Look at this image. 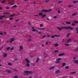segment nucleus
Listing matches in <instances>:
<instances>
[{"mask_svg":"<svg viewBox=\"0 0 78 78\" xmlns=\"http://www.w3.org/2000/svg\"><path fill=\"white\" fill-rule=\"evenodd\" d=\"M60 28L61 29H66V30H69V29H70V30H73V28H72V27H60Z\"/></svg>","mask_w":78,"mask_h":78,"instance_id":"f257e3e1","label":"nucleus"},{"mask_svg":"<svg viewBox=\"0 0 78 78\" xmlns=\"http://www.w3.org/2000/svg\"><path fill=\"white\" fill-rule=\"evenodd\" d=\"M25 73H27V74H28L30 73H32L33 72L32 71H25L24 72Z\"/></svg>","mask_w":78,"mask_h":78,"instance_id":"f03ea898","label":"nucleus"},{"mask_svg":"<svg viewBox=\"0 0 78 78\" xmlns=\"http://www.w3.org/2000/svg\"><path fill=\"white\" fill-rule=\"evenodd\" d=\"M73 61L74 62H75V63H76V64L78 63V60H76V57H74L73 58Z\"/></svg>","mask_w":78,"mask_h":78,"instance_id":"7ed1b4c3","label":"nucleus"},{"mask_svg":"<svg viewBox=\"0 0 78 78\" xmlns=\"http://www.w3.org/2000/svg\"><path fill=\"white\" fill-rule=\"evenodd\" d=\"M39 16H41L42 17H45V16H46V14H44V15H43L42 13H39Z\"/></svg>","mask_w":78,"mask_h":78,"instance_id":"20e7f679","label":"nucleus"},{"mask_svg":"<svg viewBox=\"0 0 78 78\" xmlns=\"http://www.w3.org/2000/svg\"><path fill=\"white\" fill-rule=\"evenodd\" d=\"M15 39L13 38H12L10 39V43H11L12 42H14V40Z\"/></svg>","mask_w":78,"mask_h":78,"instance_id":"39448f33","label":"nucleus"},{"mask_svg":"<svg viewBox=\"0 0 78 78\" xmlns=\"http://www.w3.org/2000/svg\"><path fill=\"white\" fill-rule=\"evenodd\" d=\"M32 31H36V32H38L37 33H38V34H41V32H39L37 30H36V29H32Z\"/></svg>","mask_w":78,"mask_h":78,"instance_id":"423d86ee","label":"nucleus"},{"mask_svg":"<svg viewBox=\"0 0 78 78\" xmlns=\"http://www.w3.org/2000/svg\"><path fill=\"white\" fill-rule=\"evenodd\" d=\"M55 37H59V36L57 35H52L51 36V37L52 39H54L55 38Z\"/></svg>","mask_w":78,"mask_h":78,"instance_id":"0eeeda50","label":"nucleus"},{"mask_svg":"<svg viewBox=\"0 0 78 78\" xmlns=\"http://www.w3.org/2000/svg\"><path fill=\"white\" fill-rule=\"evenodd\" d=\"M5 15H3L2 16H0V19L2 20V19H3V18H4V17H5Z\"/></svg>","mask_w":78,"mask_h":78,"instance_id":"6e6552de","label":"nucleus"},{"mask_svg":"<svg viewBox=\"0 0 78 78\" xmlns=\"http://www.w3.org/2000/svg\"><path fill=\"white\" fill-rule=\"evenodd\" d=\"M51 10H43L42 11V12H47L48 11H51Z\"/></svg>","mask_w":78,"mask_h":78,"instance_id":"1a4fd4ad","label":"nucleus"},{"mask_svg":"<svg viewBox=\"0 0 78 78\" xmlns=\"http://www.w3.org/2000/svg\"><path fill=\"white\" fill-rule=\"evenodd\" d=\"M25 60L26 61L27 64H29V63H30V61L28 60V58L25 59Z\"/></svg>","mask_w":78,"mask_h":78,"instance_id":"9d476101","label":"nucleus"},{"mask_svg":"<svg viewBox=\"0 0 78 78\" xmlns=\"http://www.w3.org/2000/svg\"><path fill=\"white\" fill-rule=\"evenodd\" d=\"M60 72H61V71H60V70H58L55 72V74H57L58 73H60Z\"/></svg>","mask_w":78,"mask_h":78,"instance_id":"9b49d317","label":"nucleus"},{"mask_svg":"<svg viewBox=\"0 0 78 78\" xmlns=\"http://www.w3.org/2000/svg\"><path fill=\"white\" fill-rule=\"evenodd\" d=\"M77 13H74L72 14V16H76V15H77Z\"/></svg>","mask_w":78,"mask_h":78,"instance_id":"f8f14e48","label":"nucleus"},{"mask_svg":"<svg viewBox=\"0 0 78 78\" xmlns=\"http://www.w3.org/2000/svg\"><path fill=\"white\" fill-rule=\"evenodd\" d=\"M63 55H65V54L63 53H60L59 55V56H63Z\"/></svg>","mask_w":78,"mask_h":78,"instance_id":"ddd939ff","label":"nucleus"},{"mask_svg":"<svg viewBox=\"0 0 78 78\" xmlns=\"http://www.w3.org/2000/svg\"><path fill=\"white\" fill-rule=\"evenodd\" d=\"M6 72L8 73H11V71L10 70H6Z\"/></svg>","mask_w":78,"mask_h":78,"instance_id":"4468645a","label":"nucleus"},{"mask_svg":"<svg viewBox=\"0 0 78 78\" xmlns=\"http://www.w3.org/2000/svg\"><path fill=\"white\" fill-rule=\"evenodd\" d=\"M66 63H63V64H62V67H64V66H66Z\"/></svg>","mask_w":78,"mask_h":78,"instance_id":"2eb2a0df","label":"nucleus"},{"mask_svg":"<svg viewBox=\"0 0 78 78\" xmlns=\"http://www.w3.org/2000/svg\"><path fill=\"white\" fill-rule=\"evenodd\" d=\"M57 29H58V30L59 31H61L62 30V29H61V27H58L57 28Z\"/></svg>","mask_w":78,"mask_h":78,"instance_id":"dca6fc26","label":"nucleus"},{"mask_svg":"<svg viewBox=\"0 0 78 78\" xmlns=\"http://www.w3.org/2000/svg\"><path fill=\"white\" fill-rule=\"evenodd\" d=\"M55 67H53L51 68H49V70H52V69H53L55 68Z\"/></svg>","mask_w":78,"mask_h":78,"instance_id":"f3484780","label":"nucleus"},{"mask_svg":"<svg viewBox=\"0 0 78 78\" xmlns=\"http://www.w3.org/2000/svg\"><path fill=\"white\" fill-rule=\"evenodd\" d=\"M66 24H70L71 23L69 21L66 22Z\"/></svg>","mask_w":78,"mask_h":78,"instance_id":"a211bd4d","label":"nucleus"},{"mask_svg":"<svg viewBox=\"0 0 78 78\" xmlns=\"http://www.w3.org/2000/svg\"><path fill=\"white\" fill-rule=\"evenodd\" d=\"M65 68L66 69H68L69 68V66H66L65 67Z\"/></svg>","mask_w":78,"mask_h":78,"instance_id":"6ab92c4d","label":"nucleus"},{"mask_svg":"<svg viewBox=\"0 0 78 78\" xmlns=\"http://www.w3.org/2000/svg\"><path fill=\"white\" fill-rule=\"evenodd\" d=\"M7 56V54L6 53H4V57H6Z\"/></svg>","mask_w":78,"mask_h":78,"instance_id":"aec40b11","label":"nucleus"},{"mask_svg":"<svg viewBox=\"0 0 78 78\" xmlns=\"http://www.w3.org/2000/svg\"><path fill=\"white\" fill-rule=\"evenodd\" d=\"M10 49V47H9L6 48V50H7V51L9 50Z\"/></svg>","mask_w":78,"mask_h":78,"instance_id":"412c9836","label":"nucleus"},{"mask_svg":"<svg viewBox=\"0 0 78 78\" xmlns=\"http://www.w3.org/2000/svg\"><path fill=\"white\" fill-rule=\"evenodd\" d=\"M16 7H17V5H15L12 6V7L13 8H16Z\"/></svg>","mask_w":78,"mask_h":78,"instance_id":"4be33fe9","label":"nucleus"},{"mask_svg":"<svg viewBox=\"0 0 78 78\" xmlns=\"http://www.w3.org/2000/svg\"><path fill=\"white\" fill-rule=\"evenodd\" d=\"M20 50H22L23 49V46H20Z\"/></svg>","mask_w":78,"mask_h":78,"instance_id":"5701e85b","label":"nucleus"},{"mask_svg":"<svg viewBox=\"0 0 78 78\" xmlns=\"http://www.w3.org/2000/svg\"><path fill=\"white\" fill-rule=\"evenodd\" d=\"M75 73H76V72H74L70 73V74H75Z\"/></svg>","mask_w":78,"mask_h":78,"instance_id":"b1692460","label":"nucleus"},{"mask_svg":"<svg viewBox=\"0 0 78 78\" xmlns=\"http://www.w3.org/2000/svg\"><path fill=\"white\" fill-rule=\"evenodd\" d=\"M70 34H67L66 37H69V36H70Z\"/></svg>","mask_w":78,"mask_h":78,"instance_id":"393cba45","label":"nucleus"},{"mask_svg":"<svg viewBox=\"0 0 78 78\" xmlns=\"http://www.w3.org/2000/svg\"><path fill=\"white\" fill-rule=\"evenodd\" d=\"M61 58L56 59V61H61Z\"/></svg>","mask_w":78,"mask_h":78,"instance_id":"a878e982","label":"nucleus"},{"mask_svg":"<svg viewBox=\"0 0 78 78\" xmlns=\"http://www.w3.org/2000/svg\"><path fill=\"white\" fill-rule=\"evenodd\" d=\"M60 62L59 61H57L55 62V63L56 64H58V63H59V62Z\"/></svg>","mask_w":78,"mask_h":78,"instance_id":"bb28decb","label":"nucleus"},{"mask_svg":"<svg viewBox=\"0 0 78 78\" xmlns=\"http://www.w3.org/2000/svg\"><path fill=\"white\" fill-rule=\"evenodd\" d=\"M18 76H13L14 78H18Z\"/></svg>","mask_w":78,"mask_h":78,"instance_id":"cd10ccee","label":"nucleus"},{"mask_svg":"<svg viewBox=\"0 0 78 78\" xmlns=\"http://www.w3.org/2000/svg\"><path fill=\"white\" fill-rule=\"evenodd\" d=\"M39 30H44L45 28H38Z\"/></svg>","mask_w":78,"mask_h":78,"instance_id":"c85d7f7f","label":"nucleus"},{"mask_svg":"<svg viewBox=\"0 0 78 78\" xmlns=\"http://www.w3.org/2000/svg\"><path fill=\"white\" fill-rule=\"evenodd\" d=\"M39 58H37L36 62H38V61H39Z\"/></svg>","mask_w":78,"mask_h":78,"instance_id":"c756f323","label":"nucleus"},{"mask_svg":"<svg viewBox=\"0 0 78 78\" xmlns=\"http://www.w3.org/2000/svg\"><path fill=\"white\" fill-rule=\"evenodd\" d=\"M55 47H58V44H55Z\"/></svg>","mask_w":78,"mask_h":78,"instance_id":"7c9ffc66","label":"nucleus"},{"mask_svg":"<svg viewBox=\"0 0 78 78\" xmlns=\"http://www.w3.org/2000/svg\"><path fill=\"white\" fill-rule=\"evenodd\" d=\"M71 41V39H69L67 40V42H69V41Z\"/></svg>","mask_w":78,"mask_h":78,"instance_id":"2f4dec72","label":"nucleus"},{"mask_svg":"<svg viewBox=\"0 0 78 78\" xmlns=\"http://www.w3.org/2000/svg\"><path fill=\"white\" fill-rule=\"evenodd\" d=\"M77 2H78V1L74 2L73 3H77Z\"/></svg>","mask_w":78,"mask_h":78,"instance_id":"473e14b6","label":"nucleus"},{"mask_svg":"<svg viewBox=\"0 0 78 78\" xmlns=\"http://www.w3.org/2000/svg\"><path fill=\"white\" fill-rule=\"evenodd\" d=\"M75 51H78V48H76L75 49Z\"/></svg>","mask_w":78,"mask_h":78,"instance_id":"72a5a7b5","label":"nucleus"},{"mask_svg":"<svg viewBox=\"0 0 78 78\" xmlns=\"http://www.w3.org/2000/svg\"><path fill=\"white\" fill-rule=\"evenodd\" d=\"M14 48H11L10 50L11 51H12V50H14Z\"/></svg>","mask_w":78,"mask_h":78,"instance_id":"f704fd0d","label":"nucleus"},{"mask_svg":"<svg viewBox=\"0 0 78 78\" xmlns=\"http://www.w3.org/2000/svg\"><path fill=\"white\" fill-rule=\"evenodd\" d=\"M74 23H78V21H74Z\"/></svg>","mask_w":78,"mask_h":78,"instance_id":"c9c22d12","label":"nucleus"},{"mask_svg":"<svg viewBox=\"0 0 78 78\" xmlns=\"http://www.w3.org/2000/svg\"><path fill=\"white\" fill-rule=\"evenodd\" d=\"M13 70L14 71H15V72H16V71H17L16 69H13Z\"/></svg>","mask_w":78,"mask_h":78,"instance_id":"e433bc0d","label":"nucleus"},{"mask_svg":"<svg viewBox=\"0 0 78 78\" xmlns=\"http://www.w3.org/2000/svg\"><path fill=\"white\" fill-rule=\"evenodd\" d=\"M46 37V35L43 36V39H44V38H45V37Z\"/></svg>","mask_w":78,"mask_h":78,"instance_id":"4c0bfd02","label":"nucleus"},{"mask_svg":"<svg viewBox=\"0 0 78 78\" xmlns=\"http://www.w3.org/2000/svg\"><path fill=\"white\" fill-rule=\"evenodd\" d=\"M8 65H9V66H11L12 64H11V63H9L8 64Z\"/></svg>","mask_w":78,"mask_h":78,"instance_id":"58836bf2","label":"nucleus"},{"mask_svg":"<svg viewBox=\"0 0 78 78\" xmlns=\"http://www.w3.org/2000/svg\"><path fill=\"white\" fill-rule=\"evenodd\" d=\"M9 19L10 20H12L13 18H12V17H11V18H9Z\"/></svg>","mask_w":78,"mask_h":78,"instance_id":"ea45409f","label":"nucleus"},{"mask_svg":"<svg viewBox=\"0 0 78 78\" xmlns=\"http://www.w3.org/2000/svg\"><path fill=\"white\" fill-rule=\"evenodd\" d=\"M26 66H27V67H29L30 66V64H27L26 65Z\"/></svg>","mask_w":78,"mask_h":78,"instance_id":"a19ab883","label":"nucleus"},{"mask_svg":"<svg viewBox=\"0 0 78 78\" xmlns=\"http://www.w3.org/2000/svg\"><path fill=\"white\" fill-rule=\"evenodd\" d=\"M65 45L66 46H69V45L68 44H65Z\"/></svg>","mask_w":78,"mask_h":78,"instance_id":"79ce46f5","label":"nucleus"},{"mask_svg":"<svg viewBox=\"0 0 78 78\" xmlns=\"http://www.w3.org/2000/svg\"><path fill=\"white\" fill-rule=\"evenodd\" d=\"M43 26V25H42V24H41L40 25V27H42Z\"/></svg>","mask_w":78,"mask_h":78,"instance_id":"37998d69","label":"nucleus"},{"mask_svg":"<svg viewBox=\"0 0 78 78\" xmlns=\"http://www.w3.org/2000/svg\"><path fill=\"white\" fill-rule=\"evenodd\" d=\"M58 50H55V53H56L57 52H58Z\"/></svg>","mask_w":78,"mask_h":78,"instance_id":"c03bdc74","label":"nucleus"},{"mask_svg":"<svg viewBox=\"0 0 78 78\" xmlns=\"http://www.w3.org/2000/svg\"><path fill=\"white\" fill-rule=\"evenodd\" d=\"M5 2H6V1L5 0V1H3V2H2V3H5Z\"/></svg>","mask_w":78,"mask_h":78,"instance_id":"a18cd8bd","label":"nucleus"},{"mask_svg":"<svg viewBox=\"0 0 78 78\" xmlns=\"http://www.w3.org/2000/svg\"><path fill=\"white\" fill-rule=\"evenodd\" d=\"M50 1L49 0H46L45 1V2H48Z\"/></svg>","mask_w":78,"mask_h":78,"instance_id":"49530a36","label":"nucleus"},{"mask_svg":"<svg viewBox=\"0 0 78 78\" xmlns=\"http://www.w3.org/2000/svg\"><path fill=\"white\" fill-rule=\"evenodd\" d=\"M72 26H75V24L74 23H73L72 24Z\"/></svg>","mask_w":78,"mask_h":78,"instance_id":"de8ad7c7","label":"nucleus"},{"mask_svg":"<svg viewBox=\"0 0 78 78\" xmlns=\"http://www.w3.org/2000/svg\"><path fill=\"white\" fill-rule=\"evenodd\" d=\"M62 3V1H59L58 2V3Z\"/></svg>","mask_w":78,"mask_h":78,"instance_id":"09e8293b","label":"nucleus"},{"mask_svg":"<svg viewBox=\"0 0 78 78\" xmlns=\"http://www.w3.org/2000/svg\"><path fill=\"white\" fill-rule=\"evenodd\" d=\"M57 18V16H55L54 17V19H56Z\"/></svg>","mask_w":78,"mask_h":78,"instance_id":"8fccbe9b","label":"nucleus"},{"mask_svg":"<svg viewBox=\"0 0 78 78\" xmlns=\"http://www.w3.org/2000/svg\"><path fill=\"white\" fill-rule=\"evenodd\" d=\"M76 31H78V27L76 28Z\"/></svg>","mask_w":78,"mask_h":78,"instance_id":"3c124183","label":"nucleus"},{"mask_svg":"<svg viewBox=\"0 0 78 78\" xmlns=\"http://www.w3.org/2000/svg\"><path fill=\"white\" fill-rule=\"evenodd\" d=\"M4 14H6V15H8V13H6Z\"/></svg>","mask_w":78,"mask_h":78,"instance_id":"603ef678","label":"nucleus"},{"mask_svg":"<svg viewBox=\"0 0 78 78\" xmlns=\"http://www.w3.org/2000/svg\"><path fill=\"white\" fill-rule=\"evenodd\" d=\"M34 16H37V17H39V15H34Z\"/></svg>","mask_w":78,"mask_h":78,"instance_id":"864d4df0","label":"nucleus"},{"mask_svg":"<svg viewBox=\"0 0 78 78\" xmlns=\"http://www.w3.org/2000/svg\"><path fill=\"white\" fill-rule=\"evenodd\" d=\"M0 35H3V33H0Z\"/></svg>","mask_w":78,"mask_h":78,"instance_id":"5fc2aeb1","label":"nucleus"},{"mask_svg":"<svg viewBox=\"0 0 78 78\" xmlns=\"http://www.w3.org/2000/svg\"><path fill=\"white\" fill-rule=\"evenodd\" d=\"M48 44V42H46V45H47Z\"/></svg>","mask_w":78,"mask_h":78,"instance_id":"6e6d98bb","label":"nucleus"},{"mask_svg":"<svg viewBox=\"0 0 78 78\" xmlns=\"http://www.w3.org/2000/svg\"><path fill=\"white\" fill-rule=\"evenodd\" d=\"M6 9H9V7H7V8H6Z\"/></svg>","mask_w":78,"mask_h":78,"instance_id":"4d7b16f0","label":"nucleus"},{"mask_svg":"<svg viewBox=\"0 0 78 78\" xmlns=\"http://www.w3.org/2000/svg\"><path fill=\"white\" fill-rule=\"evenodd\" d=\"M58 13H60V10H59L58 12Z\"/></svg>","mask_w":78,"mask_h":78,"instance_id":"13d9d810","label":"nucleus"},{"mask_svg":"<svg viewBox=\"0 0 78 78\" xmlns=\"http://www.w3.org/2000/svg\"><path fill=\"white\" fill-rule=\"evenodd\" d=\"M14 15H10V17H12V16H14Z\"/></svg>","mask_w":78,"mask_h":78,"instance_id":"bf43d9fd","label":"nucleus"},{"mask_svg":"<svg viewBox=\"0 0 78 78\" xmlns=\"http://www.w3.org/2000/svg\"><path fill=\"white\" fill-rule=\"evenodd\" d=\"M28 24L29 25H31V23L30 22H29Z\"/></svg>","mask_w":78,"mask_h":78,"instance_id":"052dcab7","label":"nucleus"},{"mask_svg":"<svg viewBox=\"0 0 78 78\" xmlns=\"http://www.w3.org/2000/svg\"><path fill=\"white\" fill-rule=\"evenodd\" d=\"M62 25H66V24L65 23H62Z\"/></svg>","mask_w":78,"mask_h":78,"instance_id":"680f3d73","label":"nucleus"},{"mask_svg":"<svg viewBox=\"0 0 78 78\" xmlns=\"http://www.w3.org/2000/svg\"><path fill=\"white\" fill-rule=\"evenodd\" d=\"M31 41V40L30 39H29V40H28V41Z\"/></svg>","mask_w":78,"mask_h":78,"instance_id":"e2e57ef3","label":"nucleus"},{"mask_svg":"<svg viewBox=\"0 0 78 78\" xmlns=\"http://www.w3.org/2000/svg\"><path fill=\"white\" fill-rule=\"evenodd\" d=\"M2 8L0 7V10H2Z\"/></svg>","mask_w":78,"mask_h":78,"instance_id":"0e129e2a","label":"nucleus"},{"mask_svg":"<svg viewBox=\"0 0 78 78\" xmlns=\"http://www.w3.org/2000/svg\"><path fill=\"white\" fill-rule=\"evenodd\" d=\"M7 43H9V41L8 40H7Z\"/></svg>","mask_w":78,"mask_h":78,"instance_id":"69168bd1","label":"nucleus"},{"mask_svg":"<svg viewBox=\"0 0 78 78\" xmlns=\"http://www.w3.org/2000/svg\"><path fill=\"white\" fill-rule=\"evenodd\" d=\"M76 33L77 34H78V30L76 31Z\"/></svg>","mask_w":78,"mask_h":78,"instance_id":"338daca9","label":"nucleus"},{"mask_svg":"<svg viewBox=\"0 0 78 78\" xmlns=\"http://www.w3.org/2000/svg\"><path fill=\"white\" fill-rule=\"evenodd\" d=\"M11 5H12V3H10Z\"/></svg>","mask_w":78,"mask_h":78,"instance_id":"774afa93","label":"nucleus"}]
</instances>
